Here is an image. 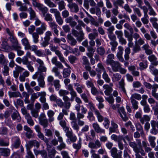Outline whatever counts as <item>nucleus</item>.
Wrapping results in <instances>:
<instances>
[{
  "label": "nucleus",
  "instance_id": "f257e3e1",
  "mask_svg": "<svg viewBox=\"0 0 158 158\" xmlns=\"http://www.w3.org/2000/svg\"><path fill=\"white\" fill-rule=\"evenodd\" d=\"M130 146L133 148L134 151L136 153V158H143L139 154L140 153L143 156H144L145 153L143 150L141 145V143L140 141H139L136 143L135 142H129Z\"/></svg>",
  "mask_w": 158,
  "mask_h": 158
},
{
  "label": "nucleus",
  "instance_id": "f03ea898",
  "mask_svg": "<svg viewBox=\"0 0 158 158\" xmlns=\"http://www.w3.org/2000/svg\"><path fill=\"white\" fill-rule=\"evenodd\" d=\"M55 53L58 56L60 60L62 63H64L65 65L69 68V69H65L63 70V76L64 78L68 77L70 75L71 70L70 69V67L69 65L66 62L61 52L59 50H56Z\"/></svg>",
  "mask_w": 158,
  "mask_h": 158
},
{
  "label": "nucleus",
  "instance_id": "7ed1b4c3",
  "mask_svg": "<svg viewBox=\"0 0 158 158\" xmlns=\"http://www.w3.org/2000/svg\"><path fill=\"white\" fill-rule=\"evenodd\" d=\"M34 4L35 7H37L42 12L43 15L44 17V19L47 21H49V14H46L48 11V8L40 3L35 2Z\"/></svg>",
  "mask_w": 158,
  "mask_h": 158
},
{
  "label": "nucleus",
  "instance_id": "20e7f679",
  "mask_svg": "<svg viewBox=\"0 0 158 158\" xmlns=\"http://www.w3.org/2000/svg\"><path fill=\"white\" fill-rule=\"evenodd\" d=\"M6 31L10 36L8 38V40L12 44V47L14 48L15 46L19 45L18 41L17 39L15 36L13 32L10 31L8 28L6 29Z\"/></svg>",
  "mask_w": 158,
  "mask_h": 158
},
{
  "label": "nucleus",
  "instance_id": "39448f33",
  "mask_svg": "<svg viewBox=\"0 0 158 158\" xmlns=\"http://www.w3.org/2000/svg\"><path fill=\"white\" fill-rule=\"evenodd\" d=\"M40 146V143L36 140L29 141L28 143L26 145L27 149H30L33 146L37 148H38Z\"/></svg>",
  "mask_w": 158,
  "mask_h": 158
},
{
  "label": "nucleus",
  "instance_id": "423d86ee",
  "mask_svg": "<svg viewBox=\"0 0 158 158\" xmlns=\"http://www.w3.org/2000/svg\"><path fill=\"white\" fill-rule=\"evenodd\" d=\"M118 150L116 148H113L110 150L111 155L114 158H122V151L118 152Z\"/></svg>",
  "mask_w": 158,
  "mask_h": 158
},
{
  "label": "nucleus",
  "instance_id": "0eeeda50",
  "mask_svg": "<svg viewBox=\"0 0 158 158\" xmlns=\"http://www.w3.org/2000/svg\"><path fill=\"white\" fill-rule=\"evenodd\" d=\"M69 119L72 121L71 122L72 127L74 128H78V125L77 123V119L75 114L73 112H71L70 114Z\"/></svg>",
  "mask_w": 158,
  "mask_h": 158
},
{
  "label": "nucleus",
  "instance_id": "6e6552de",
  "mask_svg": "<svg viewBox=\"0 0 158 158\" xmlns=\"http://www.w3.org/2000/svg\"><path fill=\"white\" fill-rule=\"evenodd\" d=\"M40 123L44 127H47L48 125V122L46 118L45 115L42 114L39 117Z\"/></svg>",
  "mask_w": 158,
  "mask_h": 158
},
{
  "label": "nucleus",
  "instance_id": "1a4fd4ad",
  "mask_svg": "<svg viewBox=\"0 0 158 158\" xmlns=\"http://www.w3.org/2000/svg\"><path fill=\"white\" fill-rule=\"evenodd\" d=\"M70 11L72 12L77 13L79 10V8L77 4L73 2L69 3L68 5Z\"/></svg>",
  "mask_w": 158,
  "mask_h": 158
},
{
  "label": "nucleus",
  "instance_id": "9d476101",
  "mask_svg": "<svg viewBox=\"0 0 158 158\" xmlns=\"http://www.w3.org/2000/svg\"><path fill=\"white\" fill-rule=\"evenodd\" d=\"M144 3L145 5L148 7L149 10V14L150 15L155 16L156 15V13L153 9L150 3L147 0H144Z\"/></svg>",
  "mask_w": 158,
  "mask_h": 158
},
{
  "label": "nucleus",
  "instance_id": "9b49d317",
  "mask_svg": "<svg viewBox=\"0 0 158 158\" xmlns=\"http://www.w3.org/2000/svg\"><path fill=\"white\" fill-rule=\"evenodd\" d=\"M101 144L100 142L98 140H95V143L93 142H91L89 143V147L93 149H97L101 146Z\"/></svg>",
  "mask_w": 158,
  "mask_h": 158
},
{
  "label": "nucleus",
  "instance_id": "f8f14e48",
  "mask_svg": "<svg viewBox=\"0 0 158 158\" xmlns=\"http://www.w3.org/2000/svg\"><path fill=\"white\" fill-rule=\"evenodd\" d=\"M111 65L112 70L114 72H117L119 71V68L121 66V64L120 63L116 61H114V62L111 64Z\"/></svg>",
  "mask_w": 158,
  "mask_h": 158
},
{
  "label": "nucleus",
  "instance_id": "ddd939ff",
  "mask_svg": "<svg viewBox=\"0 0 158 158\" xmlns=\"http://www.w3.org/2000/svg\"><path fill=\"white\" fill-rule=\"evenodd\" d=\"M148 59L149 61H150L153 66H157L158 65V60H157V58L154 55H152L149 56Z\"/></svg>",
  "mask_w": 158,
  "mask_h": 158
},
{
  "label": "nucleus",
  "instance_id": "4468645a",
  "mask_svg": "<svg viewBox=\"0 0 158 158\" xmlns=\"http://www.w3.org/2000/svg\"><path fill=\"white\" fill-rule=\"evenodd\" d=\"M12 147L15 148L19 147L20 144L19 139L17 137H15L12 138Z\"/></svg>",
  "mask_w": 158,
  "mask_h": 158
},
{
  "label": "nucleus",
  "instance_id": "2eb2a0df",
  "mask_svg": "<svg viewBox=\"0 0 158 158\" xmlns=\"http://www.w3.org/2000/svg\"><path fill=\"white\" fill-rule=\"evenodd\" d=\"M114 56L112 53L106 56V64L107 65H110L115 61L114 60Z\"/></svg>",
  "mask_w": 158,
  "mask_h": 158
},
{
  "label": "nucleus",
  "instance_id": "dca6fc26",
  "mask_svg": "<svg viewBox=\"0 0 158 158\" xmlns=\"http://www.w3.org/2000/svg\"><path fill=\"white\" fill-rule=\"evenodd\" d=\"M44 40L41 43V45L44 47H45L49 44V31H48L46 33V36L44 38Z\"/></svg>",
  "mask_w": 158,
  "mask_h": 158
},
{
  "label": "nucleus",
  "instance_id": "f3484780",
  "mask_svg": "<svg viewBox=\"0 0 158 158\" xmlns=\"http://www.w3.org/2000/svg\"><path fill=\"white\" fill-rule=\"evenodd\" d=\"M12 108L15 111L11 115L12 119L14 120H17L18 121H19L21 119V117L18 112L15 110L14 107H12Z\"/></svg>",
  "mask_w": 158,
  "mask_h": 158
},
{
  "label": "nucleus",
  "instance_id": "a211bd4d",
  "mask_svg": "<svg viewBox=\"0 0 158 158\" xmlns=\"http://www.w3.org/2000/svg\"><path fill=\"white\" fill-rule=\"evenodd\" d=\"M23 45L24 46V49L26 50H28L30 49V45L28 40L26 38H24L21 40Z\"/></svg>",
  "mask_w": 158,
  "mask_h": 158
},
{
  "label": "nucleus",
  "instance_id": "6ab92c4d",
  "mask_svg": "<svg viewBox=\"0 0 158 158\" xmlns=\"http://www.w3.org/2000/svg\"><path fill=\"white\" fill-rule=\"evenodd\" d=\"M103 87L105 89L104 91L105 94L107 96L109 95L113 90L112 88L109 85L106 84L104 85Z\"/></svg>",
  "mask_w": 158,
  "mask_h": 158
},
{
  "label": "nucleus",
  "instance_id": "aec40b11",
  "mask_svg": "<svg viewBox=\"0 0 158 158\" xmlns=\"http://www.w3.org/2000/svg\"><path fill=\"white\" fill-rule=\"evenodd\" d=\"M10 150L9 149L7 148H1L0 154L1 155L7 156L10 155Z\"/></svg>",
  "mask_w": 158,
  "mask_h": 158
},
{
  "label": "nucleus",
  "instance_id": "412c9836",
  "mask_svg": "<svg viewBox=\"0 0 158 158\" xmlns=\"http://www.w3.org/2000/svg\"><path fill=\"white\" fill-rule=\"evenodd\" d=\"M69 43L72 46L75 45L77 43L76 40L70 34L67 35Z\"/></svg>",
  "mask_w": 158,
  "mask_h": 158
},
{
  "label": "nucleus",
  "instance_id": "4be33fe9",
  "mask_svg": "<svg viewBox=\"0 0 158 158\" xmlns=\"http://www.w3.org/2000/svg\"><path fill=\"white\" fill-rule=\"evenodd\" d=\"M119 88L125 94H127L126 90L124 87L125 83L124 79L123 78L122 79L121 81L119 82Z\"/></svg>",
  "mask_w": 158,
  "mask_h": 158
},
{
  "label": "nucleus",
  "instance_id": "5701e85b",
  "mask_svg": "<svg viewBox=\"0 0 158 158\" xmlns=\"http://www.w3.org/2000/svg\"><path fill=\"white\" fill-rule=\"evenodd\" d=\"M8 95L10 98H18L21 97V94L19 91L17 92H9Z\"/></svg>",
  "mask_w": 158,
  "mask_h": 158
},
{
  "label": "nucleus",
  "instance_id": "b1692460",
  "mask_svg": "<svg viewBox=\"0 0 158 158\" xmlns=\"http://www.w3.org/2000/svg\"><path fill=\"white\" fill-rule=\"evenodd\" d=\"M25 118L27 120V123L31 126H32L34 124L33 121L32 119V118L30 114L28 113L25 116Z\"/></svg>",
  "mask_w": 158,
  "mask_h": 158
},
{
  "label": "nucleus",
  "instance_id": "393cba45",
  "mask_svg": "<svg viewBox=\"0 0 158 158\" xmlns=\"http://www.w3.org/2000/svg\"><path fill=\"white\" fill-rule=\"evenodd\" d=\"M28 10L30 14V19L31 20H33V19L35 18L36 17L35 12L31 7H29Z\"/></svg>",
  "mask_w": 158,
  "mask_h": 158
},
{
  "label": "nucleus",
  "instance_id": "a878e982",
  "mask_svg": "<svg viewBox=\"0 0 158 158\" xmlns=\"http://www.w3.org/2000/svg\"><path fill=\"white\" fill-rule=\"evenodd\" d=\"M98 68L96 69L97 72L101 73V72H104L106 71V69L101 63H99L97 65Z\"/></svg>",
  "mask_w": 158,
  "mask_h": 158
},
{
  "label": "nucleus",
  "instance_id": "bb28decb",
  "mask_svg": "<svg viewBox=\"0 0 158 158\" xmlns=\"http://www.w3.org/2000/svg\"><path fill=\"white\" fill-rule=\"evenodd\" d=\"M121 75L119 73L113 74L112 77V80L113 82H115L119 81L121 78Z\"/></svg>",
  "mask_w": 158,
  "mask_h": 158
},
{
  "label": "nucleus",
  "instance_id": "cd10ccee",
  "mask_svg": "<svg viewBox=\"0 0 158 158\" xmlns=\"http://www.w3.org/2000/svg\"><path fill=\"white\" fill-rule=\"evenodd\" d=\"M142 98L141 95L135 93L132 94L130 98V100H136V99L138 100H140Z\"/></svg>",
  "mask_w": 158,
  "mask_h": 158
},
{
  "label": "nucleus",
  "instance_id": "c85d7f7f",
  "mask_svg": "<svg viewBox=\"0 0 158 158\" xmlns=\"http://www.w3.org/2000/svg\"><path fill=\"white\" fill-rule=\"evenodd\" d=\"M92 108L94 110L95 114L97 116L98 121L102 122L103 120V117L101 115L100 112L97 110L95 109L94 107H92Z\"/></svg>",
  "mask_w": 158,
  "mask_h": 158
},
{
  "label": "nucleus",
  "instance_id": "c756f323",
  "mask_svg": "<svg viewBox=\"0 0 158 158\" xmlns=\"http://www.w3.org/2000/svg\"><path fill=\"white\" fill-rule=\"evenodd\" d=\"M38 81L39 85L42 87H44L45 83L44 81V77L43 75H40L38 77Z\"/></svg>",
  "mask_w": 158,
  "mask_h": 158
},
{
  "label": "nucleus",
  "instance_id": "7c9ffc66",
  "mask_svg": "<svg viewBox=\"0 0 158 158\" xmlns=\"http://www.w3.org/2000/svg\"><path fill=\"white\" fill-rule=\"evenodd\" d=\"M13 48L17 51V55L19 56H21L24 53V51L21 50V47L19 45L15 46Z\"/></svg>",
  "mask_w": 158,
  "mask_h": 158
},
{
  "label": "nucleus",
  "instance_id": "2f4dec72",
  "mask_svg": "<svg viewBox=\"0 0 158 158\" xmlns=\"http://www.w3.org/2000/svg\"><path fill=\"white\" fill-rule=\"evenodd\" d=\"M26 131V136L29 139L32 138L34 136L32 131L31 129H24Z\"/></svg>",
  "mask_w": 158,
  "mask_h": 158
},
{
  "label": "nucleus",
  "instance_id": "473e14b6",
  "mask_svg": "<svg viewBox=\"0 0 158 158\" xmlns=\"http://www.w3.org/2000/svg\"><path fill=\"white\" fill-rule=\"evenodd\" d=\"M38 72L40 73V75H42L43 72H45L47 71L46 68L44 66V65H39L38 67Z\"/></svg>",
  "mask_w": 158,
  "mask_h": 158
},
{
  "label": "nucleus",
  "instance_id": "72a5a7b5",
  "mask_svg": "<svg viewBox=\"0 0 158 158\" xmlns=\"http://www.w3.org/2000/svg\"><path fill=\"white\" fill-rule=\"evenodd\" d=\"M81 138H79L78 141V143H74L73 145V148L77 150L76 152H77L81 147Z\"/></svg>",
  "mask_w": 158,
  "mask_h": 158
},
{
  "label": "nucleus",
  "instance_id": "f704fd0d",
  "mask_svg": "<svg viewBox=\"0 0 158 158\" xmlns=\"http://www.w3.org/2000/svg\"><path fill=\"white\" fill-rule=\"evenodd\" d=\"M96 51L101 56L103 55L105 53V49L102 46L97 47Z\"/></svg>",
  "mask_w": 158,
  "mask_h": 158
},
{
  "label": "nucleus",
  "instance_id": "c9c22d12",
  "mask_svg": "<svg viewBox=\"0 0 158 158\" xmlns=\"http://www.w3.org/2000/svg\"><path fill=\"white\" fill-rule=\"evenodd\" d=\"M139 69L141 70H143L146 69L148 66V61L147 60L143 62H141L139 63Z\"/></svg>",
  "mask_w": 158,
  "mask_h": 158
},
{
  "label": "nucleus",
  "instance_id": "e433bc0d",
  "mask_svg": "<svg viewBox=\"0 0 158 158\" xmlns=\"http://www.w3.org/2000/svg\"><path fill=\"white\" fill-rule=\"evenodd\" d=\"M149 69L150 72L154 76H156L158 75V69L155 68L153 65H150L149 66Z\"/></svg>",
  "mask_w": 158,
  "mask_h": 158
},
{
  "label": "nucleus",
  "instance_id": "4c0bfd02",
  "mask_svg": "<svg viewBox=\"0 0 158 158\" xmlns=\"http://www.w3.org/2000/svg\"><path fill=\"white\" fill-rule=\"evenodd\" d=\"M150 21L152 23L153 27L155 28L157 27V22L158 21V19L156 17H152L150 18Z\"/></svg>",
  "mask_w": 158,
  "mask_h": 158
},
{
  "label": "nucleus",
  "instance_id": "58836bf2",
  "mask_svg": "<svg viewBox=\"0 0 158 158\" xmlns=\"http://www.w3.org/2000/svg\"><path fill=\"white\" fill-rule=\"evenodd\" d=\"M46 30V27L45 26H43L40 27L36 29L37 33L39 35H41L44 33V31Z\"/></svg>",
  "mask_w": 158,
  "mask_h": 158
},
{
  "label": "nucleus",
  "instance_id": "ea45409f",
  "mask_svg": "<svg viewBox=\"0 0 158 158\" xmlns=\"http://www.w3.org/2000/svg\"><path fill=\"white\" fill-rule=\"evenodd\" d=\"M150 119V117L147 115H144L143 117L140 119V122L142 124H144L145 122L149 121Z\"/></svg>",
  "mask_w": 158,
  "mask_h": 158
},
{
  "label": "nucleus",
  "instance_id": "a19ab883",
  "mask_svg": "<svg viewBox=\"0 0 158 158\" xmlns=\"http://www.w3.org/2000/svg\"><path fill=\"white\" fill-rule=\"evenodd\" d=\"M110 44L111 46V51L113 52H114L118 45V43L116 41H112L110 42Z\"/></svg>",
  "mask_w": 158,
  "mask_h": 158
},
{
  "label": "nucleus",
  "instance_id": "79ce46f5",
  "mask_svg": "<svg viewBox=\"0 0 158 158\" xmlns=\"http://www.w3.org/2000/svg\"><path fill=\"white\" fill-rule=\"evenodd\" d=\"M131 102L132 104V108L135 110H137L138 108V102L136 100H131Z\"/></svg>",
  "mask_w": 158,
  "mask_h": 158
},
{
  "label": "nucleus",
  "instance_id": "37998d69",
  "mask_svg": "<svg viewBox=\"0 0 158 158\" xmlns=\"http://www.w3.org/2000/svg\"><path fill=\"white\" fill-rule=\"evenodd\" d=\"M102 77L103 79L105 80V81L108 83L110 82V79L109 77L108 74L107 73L106 71L103 73L102 75Z\"/></svg>",
  "mask_w": 158,
  "mask_h": 158
},
{
  "label": "nucleus",
  "instance_id": "c03bdc74",
  "mask_svg": "<svg viewBox=\"0 0 158 158\" xmlns=\"http://www.w3.org/2000/svg\"><path fill=\"white\" fill-rule=\"evenodd\" d=\"M77 37V40L80 42L81 41L84 39V33L82 31H80L79 32L78 36Z\"/></svg>",
  "mask_w": 158,
  "mask_h": 158
},
{
  "label": "nucleus",
  "instance_id": "a18cd8bd",
  "mask_svg": "<svg viewBox=\"0 0 158 158\" xmlns=\"http://www.w3.org/2000/svg\"><path fill=\"white\" fill-rule=\"evenodd\" d=\"M32 36L33 39V42L35 43H37L39 41L38 38H39V35L36 32H34L32 34Z\"/></svg>",
  "mask_w": 158,
  "mask_h": 158
},
{
  "label": "nucleus",
  "instance_id": "49530a36",
  "mask_svg": "<svg viewBox=\"0 0 158 158\" xmlns=\"http://www.w3.org/2000/svg\"><path fill=\"white\" fill-rule=\"evenodd\" d=\"M41 95V93L40 92H37V93H34L32 94L31 96V99L32 101H34L35 100L38 98Z\"/></svg>",
  "mask_w": 158,
  "mask_h": 158
},
{
  "label": "nucleus",
  "instance_id": "de8ad7c7",
  "mask_svg": "<svg viewBox=\"0 0 158 158\" xmlns=\"http://www.w3.org/2000/svg\"><path fill=\"white\" fill-rule=\"evenodd\" d=\"M148 15H144V17L141 19V21L144 24H146L148 23L149 20L148 19Z\"/></svg>",
  "mask_w": 158,
  "mask_h": 158
},
{
  "label": "nucleus",
  "instance_id": "09e8293b",
  "mask_svg": "<svg viewBox=\"0 0 158 158\" xmlns=\"http://www.w3.org/2000/svg\"><path fill=\"white\" fill-rule=\"evenodd\" d=\"M124 3V0H116V1L113 3V4L114 5H116L120 6L122 7L123 6Z\"/></svg>",
  "mask_w": 158,
  "mask_h": 158
},
{
  "label": "nucleus",
  "instance_id": "8fccbe9b",
  "mask_svg": "<svg viewBox=\"0 0 158 158\" xmlns=\"http://www.w3.org/2000/svg\"><path fill=\"white\" fill-rule=\"evenodd\" d=\"M91 94L94 96L97 95L99 94V91L95 86L91 88Z\"/></svg>",
  "mask_w": 158,
  "mask_h": 158
},
{
  "label": "nucleus",
  "instance_id": "3c124183",
  "mask_svg": "<svg viewBox=\"0 0 158 158\" xmlns=\"http://www.w3.org/2000/svg\"><path fill=\"white\" fill-rule=\"evenodd\" d=\"M98 36V32H94L93 33H91L89 35V38L91 40L95 39V38Z\"/></svg>",
  "mask_w": 158,
  "mask_h": 158
},
{
  "label": "nucleus",
  "instance_id": "603ef678",
  "mask_svg": "<svg viewBox=\"0 0 158 158\" xmlns=\"http://www.w3.org/2000/svg\"><path fill=\"white\" fill-rule=\"evenodd\" d=\"M59 94L61 96H64L69 94V92L66 90L60 89L59 91Z\"/></svg>",
  "mask_w": 158,
  "mask_h": 158
},
{
  "label": "nucleus",
  "instance_id": "864d4df0",
  "mask_svg": "<svg viewBox=\"0 0 158 158\" xmlns=\"http://www.w3.org/2000/svg\"><path fill=\"white\" fill-rule=\"evenodd\" d=\"M124 27L128 30L132 34L133 33V30L132 27H131V26L128 23H125L124 24Z\"/></svg>",
  "mask_w": 158,
  "mask_h": 158
},
{
  "label": "nucleus",
  "instance_id": "5fc2aeb1",
  "mask_svg": "<svg viewBox=\"0 0 158 158\" xmlns=\"http://www.w3.org/2000/svg\"><path fill=\"white\" fill-rule=\"evenodd\" d=\"M129 150L128 148L125 147V148L123 151V156L124 158H131L128 152Z\"/></svg>",
  "mask_w": 158,
  "mask_h": 158
},
{
  "label": "nucleus",
  "instance_id": "6e6d98bb",
  "mask_svg": "<svg viewBox=\"0 0 158 158\" xmlns=\"http://www.w3.org/2000/svg\"><path fill=\"white\" fill-rule=\"evenodd\" d=\"M122 7L126 11L129 13H131L132 11L131 9L127 4H125L124 6H123Z\"/></svg>",
  "mask_w": 158,
  "mask_h": 158
},
{
  "label": "nucleus",
  "instance_id": "4d7b16f0",
  "mask_svg": "<svg viewBox=\"0 0 158 158\" xmlns=\"http://www.w3.org/2000/svg\"><path fill=\"white\" fill-rule=\"evenodd\" d=\"M9 145V141H5L0 138V145L2 146H7Z\"/></svg>",
  "mask_w": 158,
  "mask_h": 158
},
{
  "label": "nucleus",
  "instance_id": "13d9d810",
  "mask_svg": "<svg viewBox=\"0 0 158 158\" xmlns=\"http://www.w3.org/2000/svg\"><path fill=\"white\" fill-rule=\"evenodd\" d=\"M53 84L56 89L58 90L60 87V85L59 84V81L58 80H55L53 81Z\"/></svg>",
  "mask_w": 158,
  "mask_h": 158
},
{
  "label": "nucleus",
  "instance_id": "bf43d9fd",
  "mask_svg": "<svg viewBox=\"0 0 158 158\" xmlns=\"http://www.w3.org/2000/svg\"><path fill=\"white\" fill-rule=\"evenodd\" d=\"M86 84L88 88H91L94 86L93 82L92 80H88L86 81Z\"/></svg>",
  "mask_w": 158,
  "mask_h": 158
},
{
  "label": "nucleus",
  "instance_id": "052dcab7",
  "mask_svg": "<svg viewBox=\"0 0 158 158\" xmlns=\"http://www.w3.org/2000/svg\"><path fill=\"white\" fill-rule=\"evenodd\" d=\"M6 60L3 54L0 55V64H4L6 63Z\"/></svg>",
  "mask_w": 158,
  "mask_h": 158
},
{
  "label": "nucleus",
  "instance_id": "680f3d73",
  "mask_svg": "<svg viewBox=\"0 0 158 158\" xmlns=\"http://www.w3.org/2000/svg\"><path fill=\"white\" fill-rule=\"evenodd\" d=\"M125 37L127 38V40L133 38L132 34H130L129 32L127 30H125L124 31Z\"/></svg>",
  "mask_w": 158,
  "mask_h": 158
},
{
  "label": "nucleus",
  "instance_id": "e2e57ef3",
  "mask_svg": "<svg viewBox=\"0 0 158 158\" xmlns=\"http://www.w3.org/2000/svg\"><path fill=\"white\" fill-rule=\"evenodd\" d=\"M56 21L59 25H62L63 23V20L60 16V14L56 17Z\"/></svg>",
  "mask_w": 158,
  "mask_h": 158
},
{
  "label": "nucleus",
  "instance_id": "0e129e2a",
  "mask_svg": "<svg viewBox=\"0 0 158 158\" xmlns=\"http://www.w3.org/2000/svg\"><path fill=\"white\" fill-rule=\"evenodd\" d=\"M151 124L153 128H155L156 127L158 128V121L152 120Z\"/></svg>",
  "mask_w": 158,
  "mask_h": 158
},
{
  "label": "nucleus",
  "instance_id": "69168bd1",
  "mask_svg": "<svg viewBox=\"0 0 158 158\" xmlns=\"http://www.w3.org/2000/svg\"><path fill=\"white\" fill-rule=\"evenodd\" d=\"M27 155L26 156L27 158H35L34 156L30 149H27Z\"/></svg>",
  "mask_w": 158,
  "mask_h": 158
},
{
  "label": "nucleus",
  "instance_id": "338daca9",
  "mask_svg": "<svg viewBox=\"0 0 158 158\" xmlns=\"http://www.w3.org/2000/svg\"><path fill=\"white\" fill-rule=\"evenodd\" d=\"M65 131L66 133V135L68 138L73 135L71 129H65Z\"/></svg>",
  "mask_w": 158,
  "mask_h": 158
},
{
  "label": "nucleus",
  "instance_id": "774afa93",
  "mask_svg": "<svg viewBox=\"0 0 158 158\" xmlns=\"http://www.w3.org/2000/svg\"><path fill=\"white\" fill-rule=\"evenodd\" d=\"M95 150L94 149H91L90 151V153L92 154V158H100L99 155L95 153Z\"/></svg>",
  "mask_w": 158,
  "mask_h": 158
}]
</instances>
